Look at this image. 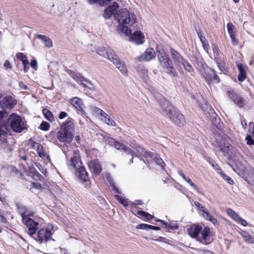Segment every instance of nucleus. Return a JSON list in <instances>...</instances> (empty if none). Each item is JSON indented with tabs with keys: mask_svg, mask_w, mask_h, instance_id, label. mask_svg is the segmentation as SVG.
Masks as SVG:
<instances>
[{
	"mask_svg": "<svg viewBox=\"0 0 254 254\" xmlns=\"http://www.w3.org/2000/svg\"><path fill=\"white\" fill-rule=\"evenodd\" d=\"M115 19L118 21L119 25L117 26V31L121 35L127 36L130 33V29L125 24L131 22L136 23V17L134 13H130L126 8L121 9L114 14Z\"/></svg>",
	"mask_w": 254,
	"mask_h": 254,
	"instance_id": "nucleus-1",
	"label": "nucleus"
},
{
	"mask_svg": "<svg viewBox=\"0 0 254 254\" xmlns=\"http://www.w3.org/2000/svg\"><path fill=\"white\" fill-rule=\"evenodd\" d=\"M187 231L191 238L205 245H208L212 242V233L209 227L207 226L202 228L199 225L193 224L187 228Z\"/></svg>",
	"mask_w": 254,
	"mask_h": 254,
	"instance_id": "nucleus-2",
	"label": "nucleus"
},
{
	"mask_svg": "<svg viewBox=\"0 0 254 254\" xmlns=\"http://www.w3.org/2000/svg\"><path fill=\"white\" fill-rule=\"evenodd\" d=\"M73 120L71 118H68L57 131L56 138L60 142L64 143V145L70 144L73 139Z\"/></svg>",
	"mask_w": 254,
	"mask_h": 254,
	"instance_id": "nucleus-3",
	"label": "nucleus"
},
{
	"mask_svg": "<svg viewBox=\"0 0 254 254\" xmlns=\"http://www.w3.org/2000/svg\"><path fill=\"white\" fill-rule=\"evenodd\" d=\"M161 106L164 109L166 116L173 123L179 127L184 126L185 120L184 116L164 98L161 102Z\"/></svg>",
	"mask_w": 254,
	"mask_h": 254,
	"instance_id": "nucleus-4",
	"label": "nucleus"
},
{
	"mask_svg": "<svg viewBox=\"0 0 254 254\" xmlns=\"http://www.w3.org/2000/svg\"><path fill=\"white\" fill-rule=\"evenodd\" d=\"M97 53L109 60L122 73H127V70L126 65L114 52L112 50L109 51L105 47H102L97 50Z\"/></svg>",
	"mask_w": 254,
	"mask_h": 254,
	"instance_id": "nucleus-5",
	"label": "nucleus"
},
{
	"mask_svg": "<svg viewBox=\"0 0 254 254\" xmlns=\"http://www.w3.org/2000/svg\"><path fill=\"white\" fill-rule=\"evenodd\" d=\"M57 230L56 226L52 224H48L45 228L40 229L37 233H35L32 238L40 243L46 242L49 240H54L52 236Z\"/></svg>",
	"mask_w": 254,
	"mask_h": 254,
	"instance_id": "nucleus-6",
	"label": "nucleus"
},
{
	"mask_svg": "<svg viewBox=\"0 0 254 254\" xmlns=\"http://www.w3.org/2000/svg\"><path fill=\"white\" fill-rule=\"evenodd\" d=\"M159 53L158 57L159 62L164 68L165 71L169 75L172 77H177L178 76L177 72L173 66V63L170 62L168 56L164 51H159L157 50Z\"/></svg>",
	"mask_w": 254,
	"mask_h": 254,
	"instance_id": "nucleus-7",
	"label": "nucleus"
},
{
	"mask_svg": "<svg viewBox=\"0 0 254 254\" xmlns=\"http://www.w3.org/2000/svg\"><path fill=\"white\" fill-rule=\"evenodd\" d=\"M170 54L173 61L178 70H180L181 65H183L186 71L189 72L193 71V68L191 64L184 59L177 51L171 49Z\"/></svg>",
	"mask_w": 254,
	"mask_h": 254,
	"instance_id": "nucleus-8",
	"label": "nucleus"
},
{
	"mask_svg": "<svg viewBox=\"0 0 254 254\" xmlns=\"http://www.w3.org/2000/svg\"><path fill=\"white\" fill-rule=\"evenodd\" d=\"M132 145L131 146L135 149L140 155L144 157L146 159L149 158L152 159L155 161L158 165L163 168L165 163L157 154L152 153L150 152L146 151L143 147L140 146L139 145L136 143H132Z\"/></svg>",
	"mask_w": 254,
	"mask_h": 254,
	"instance_id": "nucleus-9",
	"label": "nucleus"
},
{
	"mask_svg": "<svg viewBox=\"0 0 254 254\" xmlns=\"http://www.w3.org/2000/svg\"><path fill=\"white\" fill-rule=\"evenodd\" d=\"M104 138H105V141L107 143H108L111 145H114L117 149L125 152L127 154L131 155L132 158L130 160V163H133V159L134 156L138 157V155H137L134 151L129 147L123 144V143L115 141L113 138L110 137L107 135L104 137Z\"/></svg>",
	"mask_w": 254,
	"mask_h": 254,
	"instance_id": "nucleus-10",
	"label": "nucleus"
},
{
	"mask_svg": "<svg viewBox=\"0 0 254 254\" xmlns=\"http://www.w3.org/2000/svg\"><path fill=\"white\" fill-rule=\"evenodd\" d=\"M215 142L213 145L215 148V150L221 151L224 154L228 153L230 150V144L228 142L229 138L227 136L217 135Z\"/></svg>",
	"mask_w": 254,
	"mask_h": 254,
	"instance_id": "nucleus-11",
	"label": "nucleus"
},
{
	"mask_svg": "<svg viewBox=\"0 0 254 254\" xmlns=\"http://www.w3.org/2000/svg\"><path fill=\"white\" fill-rule=\"evenodd\" d=\"M11 128L15 132H21L26 128L21 118L15 114H11L7 120Z\"/></svg>",
	"mask_w": 254,
	"mask_h": 254,
	"instance_id": "nucleus-12",
	"label": "nucleus"
},
{
	"mask_svg": "<svg viewBox=\"0 0 254 254\" xmlns=\"http://www.w3.org/2000/svg\"><path fill=\"white\" fill-rule=\"evenodd\" d=\"M22 222L28 228V234L32 237L35 234L39 227V222L34 220L32 218H27L26 217L22 220Z\"/></svg>",
	"mask_w": 254,
	"mask_h": 254,
	"instance_id": "nucleus-13",
	"label": "nucleus"
},
{
	"mask_svg": "<svg viewBox=\"0 0 254 254\" xmlns=\"http://www.w3.org/2000/svg\"><path fill=\"white\" fill-rule=\"evenodd\" d=\"M67 165L69 169L75 170H77L82 165L80 156L77 152H73L72 156L67 161Z\"/></svg>",
	"mask_w": 254,
	"mask_h": 254,
	"instance_id": "nucleus-14",
	"label": "nucleus"
},
{
	"mask_svg": "<svg viewBox=\"0 0 254 254\" xmlns=\"http://www.w3.org/2000/svg\"><path fill=\"white\" fill-rule=\"evenodd\" d=\"M0 144L3 145V147L6 152H11L13 148L11 146L8 145L6 142L7 132H6V127L4 125L2 126L0 124Z\"/></svg>",
	"mask_w": 254,
	"mask_h": 254,
	"instance_id": "nucleus-15",
	"label": "nucleus"
},
{
	"mask_svg": "<svg viewBox=\"0 0 254 254\" xmlns=\"http://www.w3.org/2000/svg\"><path fill=\"white\" fill-rule=\"evenodd\" d=\"M195 204L196 206H197L200 214L203 218L211 222L214 225L217 224L218 221L217 219L213 217L208 211H206L204 207L200 205L198 202H195Z\"/></svg>",
	"mask_w": 254,
	"mask_h": 254,
	"instance_id": "nucleus-16",
	"label": "nucleus"
},
{
	"mask_svg": "<svg viewBox=\"0 0 254 254\" xmlns=\"http://www.w3.org/2000/svg\"><path fill=\"white\" fill-rule=\"evenodd\" d=\"M227 95L232 99L233 102L240 107L243 106L244 101L243 98L238 95L236 91L232 89H228L226 91Z\"/></svg>",
	"mask_w": 254,
	"mask_h": 254,
	"instance_id": "nucleus-17",
	"label": "nucleus"
},
{
	"mask_svg": "<svg viewBox=\"0 0 254 254\" xmlns=\"http://www.w3.org/2000/svg\"><path fill=\"white\" fill-rule=\"evenodd\" d=\"M15 100L11 96H7L0 101V106L3 110H10L16 105Z\"/></svg>",
	"mask_w": 254,
	"mask_h": 254,
	"instance_id": "nucleus-18",
	"label": "nucleus"
},
{
	"mask_svg": "<svg viewBox=\"0 0 254 254\" xmlns=\"http://www.w3.org/2000/svg\"><path fill=\"white\" fill-rule=\"evenodd\" d=\"M155 57V51L151 48H147L143 54L137 57V60L140 61L149 62Z\"/></svg>",
	"mask_w": 254,
	"mask_h": 254,
	"instance_id": "nucleus-19",
	"label": "nucleus"
},
{
	"mask_svg": "<svg viewBox=\"0 0 254 254\" xmlns=\"http://www.w3.org/2000/svg\"><path fill=\"white\" fill-rule=\"evenodd\" d=\"M128 35H130L129 40L137 45L141 44L144 42V36L140 31H136L132 34L130 33Z\"/></svg>",
	"mask_w": 254,
	"mask_h": 254,
	"instance_id": "nucleus-20",
	"label": "nucleus"
},
{
	"mask_svg": "<svg viewBox=\"0 0 254 254\" xmlns=\"http://www.w3.org/2000/svg\"><path fill=\"white\" fill-rule=\"evenodd\" d=\"M88 167L91 172L95 175L99 174L102 170V166L98 160H94L89 162Z\"/></svg>",
	"mask_w": 254,
	"mask_h": 254,
	"instance_id": "nucleus-21",
	"label": "nucleus"
},
{
	"mask_svg": "<svg viewBox=\"0 0 254 254\" xmlns=\"http://www.w3.org/2000/svg\"><path fill=\"white\" fill-rule=\"evenodd\" d=\"M205 75H204V77L207 81H213L216 83L219 82V78L216 75L214 70L211 68L207 69L205 70Z\"/></svg>",
	"mask_w": 254,
	"mask_h": 254,
	"instance_id": "nucleus-22",
	"label": "nucleus"
},
{
	"mask_svg": "<svg viewBox=\"0 0 254 254\" xmlns=\"http://www.w3.org/2000/svg\"><path fill=\"white\" fill-rule=\"evenodd\" d=\"M213 51L214 55V60L216 62L218 67L221 72H224L226 70L225 68L221 65L220 59V53L218 47L216 45H213Z\"/></svg>",
	"mask_w": 254,
	"mask_h": 254,
	"instance_id": "nucleus-23",
	"label": "nucleus"
},
{
	"mask_svg": "<svg viewBox=\"0 0 254 254\" xmlns=\"http://www.w3.org/2000/svg\"><path fill=\"white\" fill-rule=\"evenodd\" d=\"M238 69V80L240 82L244 81L246 78V68L247 67L244 65L242 64H237Z\"/></svg>",
	"mask_w": 254,
	"mask_h": 254,
	"instance_id": "nucleus-24",
	"label": "nucleus"
},
{
	"mask_svg": "<svg viewBox=\"0 0 254 254\" xmlns=\"http://www.w3.org/2000/svg\"><path fill=\"white\" fill-rule=\"evenodd\" d=\"M31 146L34 149L36 150L37 154L40 157L44 158L45 157L46 153L43 149V146L41 144L33 142L31 144Z\"/></svg>",
	"mask_w": 254,
	"mask_h": 254,
	"instance_id": "nucleus-25",
	"label": "nucleus"
},
{
	"mask_svg": "<svg viewBox=\"0 0 254 254\" xmlns=\"http://www.w3.org/2000/svg\"><path fill=\"white\" fill-rule=\"evenodd\" d=\"M76 171H77L76 174L80 179L83 182L87 181L88 179V174L84 167L81 166Z\"/></svg>",
	"mask_w": 254,
	"mask_h": 254,
	"instance_id": "nucleus-26",
	"label": "nucleus"
},
{
	"mask_svg": "<svg viewBox=\"0 0 254 254\" xmlns=\"http://www.w3.org/2000/svg\"><path fill=\"white\" fill-rule=\"evenodd\" d=\"M71 104L78 111H82V101L78 97H74L70 100Z\"/></svg>",
	"mask_w": 254,
	"mask_h": 254,
	"instance_id": "nucleus-27",
	"label": "nucleus"
},
{
	"mask_svg": "<svg viewBox=\"0 0 254 254\" xmlns=\"http://www.w3.org/2000/svg\"><path fill=\"white\" fill-rule=\"evenodd\" d=\"M37 38L41 40L44 44V45L48 47V48H51L53 46V43L52 40L48 37L43 35H37L36 36Z\"/></svg>",
	"mask_w": 254,
	"mask_h": 254,
	"instance_id": "nucleus-28",
	"label": "nucleus"
},
{
	"mask_svg": "<svg viewBox=\"0 0 254 254\" xmlns=\"http://www.w3.org/2000/svg\"><path fill=\"white\" fill-rule=\"evenodd\" d=\"M138 75L145 81L148 79V70L143 67H138L137 69Z\"/></svg>",
	"mask_w": 254,
	"mask_h": 254,
	"instance_id": "nucleus-29",
	"label": "nucleus"
},
{
	"mask_svg": "<svg viewBox=\"0 0 254 254\" xmlns=\"http://www.w3.org/2000/svg\"><path fill=\"white\" fill-rule=\"evenodd\" d=\"M95 111L97 114L100 115L101 120L104 122L107 121V119L109 117L107 113L98 108H95Z\"/></svg>",
	"mask_w": 254,
	"mask_h": 254,
	"instance_id": "nucleus-30",
	"label": "nucleus"
},
{
	"mask_svg": "<svg viewBox=\"0 0 254 254\" xmlns=\"http://www.w3.org/2000/svg\"><path fill=\"white\" fill-rule=\"evenodd\" d=\"M16 58L18 60L22 62L23 64H29V62L27 60L26 56L22 53H18L16 54Z\"/></svg>",
	"mask_w": 254,
	"mask_h": 254,
	"instance_id": "nucleus-31",
	"label": "nucleus"
},
{
	"mask_svg": "<svg viewBox=\"0 0 254 254\" xmlns=\"http://www.w3.org/2000/svg\"><path fill=\"white\" fill-rule=\"evenodd\" d=\"M43 113L44 115L45 118L50 122H52L54 120V117L52 113L48 109H44L43 110Z\"/></svg>",
	"mask_w": 254,
	"mask_h": 254,
	"instance_id": "nucleus-32",
	"label": "nucleus"
},
{
	"mask_svg": "<svg viewBox=\"0 0 254 254\" xmlns=\"http://www.w3.org/2000/svg\"><path fill=\"white\" fill-rule=\"evenodd\" d=\"M111 0H88V2L90 4H93L99 2L100 5L104 6L108 4Z\"/></svg>",
	"mask_w": 254,
	"mask_h": 254,
	"instance_id": "nucleus-33",
	"label": "nucleus"
},
{
	"mask_svg": "<svg viewBox=\"0 0 254 254\" xmlns=\"http://www.w3.org/2000/svg\"><path fill=\"white\" fill-rule=\"evenodd\" d=\"M115 197L124 206H127L129 204H130V201H128L127 199L123 198L119 195H116Z\"/></svg>",
	"mask_w": 254,
	"mask_h": 254,
	"instance_id": "nucleus-34",
	"label": "nucleus"
},
{
	"mask_svg": "<svg viewBox=\"0 0 254 254\" xmlns=\"http://www.w3.org/2000/svg\"><path fill=\"white\" fill-rule=\"evenodd\" d=\"M111 7H108L104 11L103 16L105 19H109L114 13Z\"/></svg>",
	"mask_w": 254,
	"mask_h": 254,
	"instance_id": "nucleus-35",
	"label": "nucleus"
},
{
	"mask_svg": "<svg viewBox=\"0 0 254 254\" xmlns=\"http://www.w3.org/2000/svg\"><path fill=\"white\" fill-rule=\"evenodd\" d=\"M228 215L236 221L239 218V216L232 209L229 208L227 210Z\"/></svg>",
	"mask_w": 254,
	"mask_h": 254,
	"instance_id": "nucleus-36",
	"label": "nucleus"
},
{
	"mask_svg": "<svg viewBox=\"0 0 254 254\" xmlns=\"http://www.w3.org/2000/svg\"><path fill=\"white\" fill-rule=\"evenodd\" d=\"M41 189V185L39 183H33V187L31 188L32 191L35 193H38Z\"/></svg>",
	"mask_w": 254,
	"mask_h": 254,
	"instance_id": "nucleus-37",
	"label": "nucleus"
},
{
	"mask_svg": "<svg viewBox=\"0 0 254 254\" xmlns=\"http://www.w3.org/2000/svg\"><path fill=\"white\" fill-rule=\"evenodd\" d=\"M220 175L229 184H233L234 183V181L231 178L226 175L224 172H220Z\"/></svg>",
	"mask_w": 254,
	"mask_h": 254,
	"instance_id": "nucleus-38",
	"label": "nucleus"
},
{
	"mask_svg": "<svg viewBox=\"0 0 254 254\" xmlns=\"http://www.w3.org/2000/svg\"><path fill=\"white\" fill-rule=\"evenodd\" d=\"M107 179L110 184V186L112 188L113 190H115L116 192H117L118 193H121L120 191L118 190V189L117 188V187L115 186L114 181L112 180V179L110 177L107 176Z\"/></svg>",
	"mask_w": 254,
	"mask_h": 254,
	"instance_id": "nucleus-39",
	"label": "nucleus"
},
{
	"mask_svg": "<svg viewBox=\"0 0 254 254\" xmlns=\"http://www.w3.org/2000/svg\"><path fill=\"white\" fill-rule=\"evenodd\" d=\"M137 214H138V215L144 217L145 218H146L147 220H150V219H152V218H153V216L151 215H150L148 213L144 212V211H138L137 212Z\"/></svg>",
	"mask_w": 254,
	"mask_h": 254,
	"instance_id": "nucleus-40",
	"label": "nucleus"
},
{
	"mask_svg": "<svg viewBox=\"0 0 254 254\" xmlns=\"http://www.w3.org/2000/svg\"><path fill=\"white\" fill-rule=\"evenodd\" d=\"M17 207L22 219L27 208L25 206L21 204L17 205Z\"/></svg>",
	"mask_w": 254,
	"mask_h": 254,
	"instance_id": "nucleus-41",
	"label": "nucleus"
},
{
	"mask_svg": "<svg viewBox=\"0 0 254 254\" xmlns=\"http://www.w3.org/2000/svg\"><path fill=\"white\" fill-rule=\"evenodd\" d=\"M227 28L228 30V32L230 36H231L232 35H235V32L234 31V26L232 23L229 22L227 24Z\"/></svg>",
	"mask_w": 254,
	"mask_h": 254,
	"instance_id": "nucleus-42",
	"label": "nucleus"
},
{
	"mask_svg": "<svg viewBox=\"0 0 254 254\" xmlns=\"http://www.w3.org/2000/svg\"><path fill=\"white\" fill-rule=\"evenodd\" d=\"M198 104L199 105V106L201 108V109L204 111L208 109L210 110H211V108L210 107H208L207 102L204 99L202 100V103H199V102L198 101Z\"/></svg>",
	"mask_w": 254,
	"mask_h": 254,
	"instance_id": "nucleus-43",
	"label": "nucleus"
},
{
	"mask_svg": "<svg viewBox=\"0 0 254 254\" xmlns=\"http://www.w3.org/2000/svg\"><path fill=\"white\" fill-rule=\"evenodd\" d=\"M243 238L244 240L248 242L249 243H253V239L251 235L248 234V233H245L243 234Z\"/></svg>",
	"mask_w": 254,
	"mask_h": 254,
	"instance_id": "nucleus-44",
	"label": "nucleus"
},
{
	"mask_svg": "<svg viewBox=\"0 0 254 254\" xmlns=\"http://www.w3.org/2000/svg\"><path fill=\"white\" fill-rule=\"evenodd\" d=\"M150 225L147 224H140L137 226L136 228L137 229H143V230H150Z\"/></svg>",
	"mask_w": 254,
	"mask_h": 254,
	"instance_id": "nucleus-45",
	"label": "nucleus"
},
{
	"mask_svg": "<svg viewBox=\"0 0 254 254\" xmlns=\"http://www.w3.org/2000/svg\"><path fill=\"white\" fill-rule=\"evenodd\" d=\"M68 72L70 74V76L75 81L78 82L80 80V75H78L76 74L74 71H71L70 70H69Z\"/></svg>",
	"mask_w": 254,
	"mask_h": 254,
	"instance_id": "nucleus-46",
	"label": "nucleus"
},
{
	"mask_svg": "<svg viewBox=\"0 0 254 254\" xmlns=\"http://www.w3.org/2000/svg\"><path fill=\"white\" fill-rule=\"evenodd\" d=\"M185 181L187 182L193 189L198 191V188L191 180V179L190 178H186V179L185 180Z\"/></svg>",
	"mask_w": 254,
	"mask_h": 254,
	"instance_id": "nucleus-47",
	"label": "nucleus"
},
{
	"mask_svg": "<svg viewBox=\"0 0 254 254\" xmlns=\"http://www.w3.org/2000/svg\"><path fill=\"white\" fill-rule=\"evenodd\" d=\"M50 125L46 122H42L40 125V128L43 130H48L49 129Z\"/></svg>",
	"mask_w": 254,
	"mask_h": 254,
	"instance_id": "nucleus-48",
	"label": "nucleus"
},
{
	"mask_svg": "<svg viewBox=\"0 0 254 254\" xmlns=\"http://www.w3.org/2000/svg\"><path fill=\"white\" fill-rule=\"evenodd\" d=\"M34 214V212L28 209H27L26 211H25V214H24V216H23L22 220H24V218H31V216H32Z\"/></svg>",
	"mask_w": 254,
	"mask_h": 254,
	"instance_id": "nucleus-49",
	"label": "nucleus"
},
{
	"mask_svg": "<svg viewBox=\"0 0 254 254\" xmlns=\"http://www.w3.org/2000/svg\"><path fill=\"white\" fill-rule=\"evenodd\" d=\"M104 122L106 123L108 125H109V126H112V127H114V126H116L115 122L113 120L111 119L110 118V117H109L107 119V121H105Z\"/></svg>",
	"mask_w": 254,
	"mask_h": 254,
	"instance_id": "nucleus-50",
	"label": "nucleus"
},
{
	"mask_svg": "<svg viewBox=\"0 0 254 254\" xmlns=\"http://www.w3.org/2000/svg\"><path fill=\"white\" fill-rule=\"evenodd\" d=\"M178 225H173L171 223H168L167 227V229L168 231H169V230H175L178 229Z\"/></svg>",
	"mask_w": 254,
	"mask_h": 254,
	"instance_id": "nucleus-51",
	"label": "nucleus"
},
{
	"mask_svg": "<svg viewBox=\"0 0 254 254\" xmlns=\"http://www.w3.org/2000/svg\"><path fill=\"white\" fill-rule=\"evenodd\" d=\"M246 140L247 141V143L248 145H254V141L252 139V136L250 135H248L246 137Z\"/></svg>",
	"mask_w": 254,
	"mask_h": 254,
	"instance_id": "nucleus-52",
	"label": "nucleus"
},
{
	"mask_svg": "<svg viewBox=\"0 0 254 254\" xmlns=\"http://www.w3.org/2000/svg\"><path fill=\"white\" fill-rule=\"evenodd\" d=\"M30 66L34 69H37V61L35 59L32 60L30 62Z\"/></svg>",
	"mask_w": 254,
	"mask_h": 254,
	"instance_id": "nucleus-53",
	"label": "nucleus"
},
{
	"mask_svg": "<svg viewBox=\"0 0 254 254\" xmlns=\"http://www.w3.org/2000/svg\"><path fill=\"white\" fill-rule=\"evenodd\" d=\"M236 221L241 223V224L244 226H246L247 225V221L246 220H244L243 219H242L240 216Z\"/></svg>",
	"mask_w": 254,
	"mask_h": 254,
	"instance_id": "nucleus-54",
	"label": "nucleus"
},
{
	"mask_svg": "<svg viewBox=\"0 0 254 254\" xmlns=\"http://www.w3.org/2000/svg\"><path fill=\"white\" fill-rule=\"evenodd\" d=\"M202 46L204 50L207 53H209V46L208 43L206 41L205 43H203Z\"/></svg>",
	"mask_w": 254,
	"mask_h": 254,
	"instance_id": "nucleus-55",
	"label": "nucleus"
},
{
	"mask_svg": "<svg viewBox=\"0 0 254 254\" xmlns=\"http://www.w3.org/2000/svg\"><path fill=\"white\" fill-rule=\"evenodd\" d=\"M198 36L202 43L206 41L205 37L202 35L201 32L198 33Z\"/></svg>",
	"mask_w": 254,
	"mask_h": 254,
	"instance_id": "nucleus-56",
	"label": "nucleus"
},
{
	"mask_svg": "<svg viewBox=\"0 0 254 254\" xmlns=\"http://www.w3.org/2000/svg\"><path fill=\"white\" fill-rule=\"evenodd\" d=\"M197 252L202 253V254H207L208 253L211 254V252L209 250H202L199 249H195Z\"/></svg>",
	"mask_w": 254,
	"mask_h": 254,
	"instance_id": "nucleus-57",
	"label": "nucleus"
},
{
	"mask_svg": "<svg viewBox=\"0 0 254 254\" xmlns=\"http://www.w3.org/2000/svg\"><path fill=\"white\" fill-rule=\"evenodd\" d=\"M212 166L218 173L220 174V172H222L221 169L217 164H215L214 163H212Z\"/></svg>",
	"mask_w": 254,
	"mask_h": 254,
	"instance_id": "nucleus-58",
	"label": "nucleus"
},
{
	"mask_svg": "<svg viewBox=\"0 0 254 254\" xmlns=\"http://www.w3.org/2000/svg\"><path fill=\"white\" fill-rule=\"evenodd\" d=\"M232 40V43L233 45H236L238 44V41L236 38L235 34L230 36Z\"/></svg>",
	"mask_w": 254,
	"mask_h": 254,
	"instance_id": "nucleus-59",
	"label": "nucleus"
},
{
	"mask_svg": "<svg viewBox=\"0 0 254 254\" xmlns=\"http://www.w3.org/2000/svg\"><path fill=\"white\" fill-rule=\"evenodd\" d=\"M67 116V114L65 112H61L59 115V118L60 119H63Z\"/></svg>",
	"mask_w": 254,
	"mask_h": 254,
	"instance_id": "nucleus-60",
	"label": "nucleus"
},
{
	"mask_svg": "<svg viewBox=\"0 0 254 254\" xmlns=\"http://www.w3.org/2000/svg\"><path fill=\"white\" fill-rule=\"evenodd\" d=\"M108 7H111L112 10L114 11L116 9V8L119 7V5L117 2H114L111 5H110Z\"/></svg>",
	"mask_w": 254,
	"mask_h": 254,
	"instance_id": "nucleus-61",
	"label": "nucleus"
},
{
	"mask_svg": "<svg viewBox=\"0 0 254 254\" xmlns=\"http://www.w3.org/2000/svg\"><path fill=\"white\" fill-rule=\"evenodd\" d=\"M20 88L22 89L26 90L28 89V87L23 82H21L19 83Z\"/></svg>",
	"mask_w": 254,
	"mask_h": 254,
	"instance_id": "nucleus-62",
	"label": "nucleus"
},
{
	"mask_svg": "<svg viewBox=\"0 0 254 254\" xmlns=\"http://www.w3.org/2000/svg\"><path fill=\"white\" fill-rule=\"evenodd\" d=\"M0 222L3 223H7V221L6 219L1 214H0Z\"/></svg>",
	"mask_w": 254,
	"mask_h": 254,
	"instance_id": "nucleus-63",
	"label": "nucleus"
},
{
	"mask_svg": "<svg viewBox=\"0 0 254 254\" xmlns=\"http://www.w3.org/2000/svg\"><path fill=\"white\" fill-rule=\"evenodd\" d=\"M4 66L6 68H9V69L11 68V64L8 61H6L5 62V63L4 64Z\"/></svg>",
	"mask_w": 254,
	"mask_h": 254,
	"instance_id": "nucleus-64",
	"label": "nucleus"
}]
</instances>
